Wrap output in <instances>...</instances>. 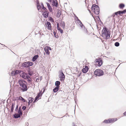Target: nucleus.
<instances>
[{
	"label": "nucleus",
	"instance_id": "24",
	"mask_svg": "<svg viewBox=\"0 0 126 126\" xmlns=\"http://www.w3.org/2000/svg\"><path fill=\"white\" fill-rule=\"evenodd\" d=\"M44 50L46 52V54L47 55H49L50 54V52L48 50V49L47 48H46L45 47L44 48Z\"/></svg>",
	"mask_w": 126,
	"mask_h": 126
},
{
	"label": "nucleus",
	"instance_id": "26",
	"mask_svg": "<svg viewBox=\"0 0 126 126\" xmlns=\"http://www.w3.org/2000/svg\"><path fill=\"white\" fill-rule=\"evenodd\" d=\"M61 15V11L60 10H58L57 14V16L58 17H59Z\"/></svg>",
	"mask_w": 126,
	"mask_h": 126
},
{
	"label": "nucleus",
	"instance_id": "13",
	"mask_svg": "<svg viewBox=\"0 0 126 126\" xmlns=\"http://www.w3.org/2000/svg\"><path fill=\"white\" fill-rule=\"evenodd\" d=\"M52 5L54 6L57 7L58 6V3L57 0H53Z\"/></svg>",
	"mask_w": 126,
	"mask_h": 126
},
{
	"label": "nucleus",
	"instance_id": "46",
	"mask_svg": "<svg viewBox=\"0 0 126 126\" xmlns=\"http://www.w3.org/2000/svg\"><path fill=\"white\" fill-rule=\"evenodd\" d=\"M76 17V20H78V19H79L78 18V17L75 15H74Z\"/></svg>",
	"mask_w": 126,
	"mask_h": 126
},
{
	"label": "nucleus",
	"instance_id": "27",
	"mask_svg": "<svg viewBox=\"0 0 126 126\" xmlns=\"http://www.w3.org/2000/svg\"><path fill=\"white\" fill-rule=\"evenodd\" d=\"M34 100V98H33L29 97L28 98V100L29 101L31 102H32Z\"/></svg>",
	"mask_w": 126,
	"mask_h": 126
},
{
	"label": "nucleus",
	"instance_id": "38",
	"mask_svg": "<svg viewBox=\"0 0 126 126\" xmlns=\"http://www.w3.org/2000/svg\"><path fill=\"white\" fill-rule=\"evenodd\" d=\"M84 31L85 33L89 35V34L88 33V31L85 28H84Z\"/></svg>",
	"mask_w": 126,
	"mask_h": 126
},
{
	"label": "nucleus",
	"instance_id": "23",
	"mask_svg": "<svg viewBox=\"0 0 126 126\" xmlns=\"http://www.w3.org/2000/svg\"><path fill=\"white\" fill-rule=\"evenodd\" d=\"M125 6L124 4L122 3L120 4L119 5V7L121 9H123Z\"/></svg>",
	"mask_w": 126,
	"mask_h": 126
},
{
	"label": "nucleus",
	"instance_id": "40",
	"mask_svg": "<svg viewBox=\"0 0 126 126\" xmlns=\"http://www.w3.org/2000/svg\"><path fill=\"white\" fill-rule=\"evenodd\" d=\"M103 123H109L108 120H105L103 122Z\"/></svg>",
	"mask_w": 126,
	"mask_h": 126
},
{
	"label": "nucleus",
	"instance_id": "51",
	"mask_svg": "<svg viewBox=\"0 0 126 126\" xmlns=\"http://www.w3.org/2000/svg\"><path fill=\"white\" fill-rule=\"evenodd\" d=\"M81 72L79 74V75H78V77H80V75H81Z\"/></svg>",
	"mask_w": 126,
	"mask_h": 126
},
{
	"label": "nucleus",
	"instance_id": "39",
	"mask_svg": "<svg viewBox=\"0 0 126 126\" xmlns=\"http://www.w3.org/2000/svg\"><path fill=\"white\" fill-rule=\"evenodd\" d=\"M79 25H80V26L82 29H83L84 28H85V26L83 25V24H82V23L81 24H79Z\"/></svg>",
	"mask_w": 126,
	"mask_h": 126
},
{
	"label": "nucleus",
	"instance_id": "47",
	"mask_svg": "<svg viewBox=\"0 0 126 126\" xmlns=\"http://www.w3.org/2000/svg\"><path fill=\"white\" fill-rule=\"evenodd\" d=\"M72 126H76L75 124L74 123H73Z\"/></svg>",
	"mask_w": 126,
	"mask_h": 126
},
{
	"label": "nucleus",
	"instance_id": "35",
	"mask_svg": "<svg viewBox=\"0 0 126 126\" xmlns=\"http://www.w3.org/2000/svg\"><path fill=\"white\" fill-rule=\"evenodd\" d=\"M53 33L54 34V36L56 38H58V35H56V32L55 31L53 32Z\"/></svg>",
	"mask_w": 126,
	"mask_h": 126
},
{
	"label": "nucleus",
	"instance_id": "54",
	"mask_svg": "<svg viewBox=\"0 0 126 126\" xmlns=\"http://www.w3.org/2000/svg\"><path fill=\"white\" fill-rule=\"evenodd\" d=\"M49 0V2H51L52 1V0Z\"/></svg>",
	"mask_w": 126,
	"mask_h": 126
},
{
	"label": "nucleus",
	"instance_id": "14",
	"mask_svg": "<svg viewBox=\"0 0 126 126\" xmlns=\"http://www.w3.org/2000/svg\"><path fill=\"white\" fill-rule=\"evenodd\" d=\"M46 4L47 5L48 8L50 12H52L53 11L52 9L50 4L49 3L47 2H46Z\"/></svg>",
	"mask_w": 126,
	"mask_h": 126
},
{
	"label": "nucleus",
	"instance_id": "30",
	"mask_svg": "<svg viewBox=\"0 0 126 126\" xmlns=\"http://www.w3.org/2000/svg\"><path fill=\"white\" fill-rule=\"evenodd\" d=\"M41 5L42 7V9H43L45 10H47V9L44 7L43 3L42 2L41 3Z\"/></svg>",
	"mask_w": 126,
	"mask_h": 126
},
{
	"label": "nucleus",
	"instance_id": "3",
	"mask_svg": "<svg viewBox=\"0 0 126 126\" xmlns=\"http://www.w3.org/2000/svg\"><path fill=\"white\" fill-rule=\"evenodd\" d=\"M92 10L94 14L98 15L99 13V8L98 5L96 4H93L91 7Z\"/></svg>",
	"mask_w": 126,
	"mask_h": 126
},
{
	"label": "nucleus",
	"instance_id": "29",
	"mask_svg": "<svg viewBox=\"0 0 126 126\" xmlns=\"http://www.w3.org/2000/svg\"><path fill=\"white\" fill-rule=\"evenodd\" d=\"M19 99L22 101L24 102H26L25 100L22 97H19Z\"/></svg>",
	"mask_w": 126,
	"mask_h": 126
},
{
	"label": "nucleus",
	"instance_id": "10",
	"mask_svg": "<svg viewBox=\"0 0 126 126\" xmlns=\"http://www.w3.org/2000/svg\"><path fill=\"white\" fill-rule=\"evenodd\" d=\"M42 14L44 17L45 18H47L48 17V15L49 14V12H48V10H46L44 11H42Z\"/></svg>",
	"mask_w": 126,
	"mask_h": 126
},
{
	"label": "nucleus",
	"instance_id": "25",
	"mask_svg": "<svg viewBox=\"0 0 126 126\" xmlns=\"http://www.w3.org/2000/svg\"><path fill=\"white\" fill-rule=\"evenodd\" d=\"M115 14L116 15H121L123 14L122 13V11H119L117 12H116L115 13Z\"/></svg>",
	"mask_w": 126,
	"mask_h": 126
},
{
	"label": "nucleus",
	"instance_id": "50",
	"mask_svg": "<svg viewBox=\"0 0 126 126\" xmlns=\"http://www.w3.org/2000/svg\"><path fill=\"white\" fill-rule=\"evenodd\" d=\"M18 110H21V107H20L19 108V109H18Z\"/></svg>",
	"mask_w": 126,
	"mask_h": 126
},
{
	"label": "nucleus",
	"instance_id": "53",
	"mask_svg": "<svg viewBox=\"0 0 126 126\" xmlns=\"http://www.w3.org/2000/svg\"><path fill=\"white\" fill-rule=\"evenodd\" d=\"M97 17H98V18H99V20H100V22H101V20H100V17H99V16H97Z\"/></svg>",
	"mask_w": 126,
	"mask_h": 126
},
{
	"label": "nucleus",
	"instance_id": "56",
	"mask_svg": "<svg viewBox=\"0 0 126 126\" xmlns=\"http://www.w3.org/2000/svg\"><path fill=\"white\" fill-rule=\"evenodd\" d=\"M45 90H43V93L45 92Z\"/></svg>",
	"mask_w": 126,
	"mask_h": 126
},
{
	"label": "nucleus",
	"instance_id": "5",
	"mask_svg": "<svg viewBox=\"0 0 126 126\" xmlns=\"http://www.w3.org/2000/svg\"><path fill=\"white\" fill-rule=\"evenodd\" d=\"M94 74L96 76H101L103 75L104 74L103 71L101 69H96L94 72Z\"/></svg>",
	"mask_w": 126,
	"mask_h": 126
},
{
	"label": "nucleus",
	"instance_id": "15",
	"mask_svg": "<svg viewBox=\"0 0 126 126\" xmlns=\"http://www.w3.org/2000/svg\"><path fill=\"white\" fill-rule=\"evenodd\" d=\"M57 30L59 31L61 34H62L63 32V30L61 29L59 26V23H57Z\"/></svg>",
	"mask_w": 126,
	"mask_h": 126
},
{
	"label": "nucleus",
	"instance_id": "12",
	"mask_svg": "<svg viewBox=\"0 0 126 126\" xmlns=\"http://www.w3.org/2000/svg\"><path fill=\"white\" fill-rule=\"evenodd\" d=\"M89 68L88 66H85V68H83L82 70V72L83 73H86L87 72L88 69Z\"/></svg>",
	"mask_w": 126,
	"mask_h": 126
},
{
	"label": "nucleus",
	"instance_id": "45",
	"mask_svg": "<svg viewBox=\"0 0 126 126\" xmlns=\"http://www.w3.org/2000/svg\"><path fill=\"white\" fill-rule=\"evenodd\" d=\"M122 12L123 14H124L126 12V9H124L122 11Z\"/></svg>",
	"mask_w": 126,
	"mask_h": 126
},
{
	"label": "nucleus",
	"instance_id": "9",
	"mask_svg": "<svg viewBox=\"0 0 126 126\" xmlns=\"http://www.w3.org/2000/svg\"><path fill=\"white\" fill-rule=\"evenodd\" d=\"M95 62L96 63H98V66L99 67H100L102 64V61L100 58L98 59H96Z\"/></svg>",
	"mask_w": 126,
	"mask_h": 126
},
{
	"label": "nucleus",
	"instance_id": "44",
	"mask_svg": "<svg viewBox=\"0 0 126 126\" xmlns=\"http://www.w3.org/2000/svg\"><path fill=\"white\" fill-rule=\"evenodd\" d=\"M26 109V107L25 106H23L22 108V109L23 110H25Z\"/></svg>",
	"mask_w": 126,
	"mask_h": 126
},
{
	"label": "nucleus",
	"instance_id": "2",
	"mask_svg": "<svg viewBox=\"0 0 126 126\" xmlns=\"http://www.w3.org/2000/svg\"><path fill=\"white\" fill-rule=\"evenodd\" d=\"M102 37H105V39H108L110 37V32L108 29L106 27L103 28L102 31Z\"/></svg>",
	"mask_w": 126,
	"mask_h": 126
},
{
	"label": "nucleus",
	"instance_id": "57",
	"mask_svg": "<svg viewBox=\"0 0 126 126\" xmlns=\"http://www.w3.org/2000/svg\"><path fill=\"white\" fill-rule=\"evenodd\" d=\"M39 93H41V94H42V91H41Z\"/></svg>",
	"mask_w": 126,
	"mask_h": 126
},
{
	"label": "nucleus",
	"instance_id": "31",
	"mask_svg": "<svg viewBox=\"0 0 126 126\" xmlns=\"http://www.w3.org/2000/svg\"><path fill=\"white\" fill-rule=\"evenodd\" d=\"M27 79V81L29 82V83H30V82L32 80V79L29 76V77L28 78H26Z\"/></svg>",
	"mask_w": 126,
	"mask_h": 126
},
{
	"label": "nucleus",
	"instance_id": "55",
	"mask_svg": "<svg viewBox=\"0 0 126 126\" xmlns=\"http://www.w3.org/2000/svg\"><path fill=\"white\" fill-rule=\"evenodd\" d=\"M26 125H27V126H28V125H29V124L28 123H27L26 124Z\"/></svg>",
	"mask_w": 126,
	"mask_h": 126
},
{
	"label": "nucleus",
	"instance_id": "4",
	"mask_svg": "<svg viewBox=\"0 0 126 126\" xmlns=\"http://www.w3.org/2000/svg\"><path fill=\"white\" fill-rule=\"evenodd\" d=\"M33 65V63L32 62L28 61L24 62L22 63L21 66L23 67L27 68L32 66Z\"/></svg>",
	"mask_w": 126,
	"mask_h": 126
},
{
	"label": "nucleus",
	"instance_id": "58",
	"mask_svg": "<svg viewBox=\"0 0 126 126\" xmlns=\"http://www.w3.org/2000/svg\"><path fill=\"white\" fill-rule=\"evenodd\" d=\"M76 108L75 107V109Z\"/></svg>",
	"mask_w": 126,
	"mask_h": 126
},
{
	"label": "nucleus",
	"instance_id": "36",
	"mask_svg": "<svg viewBox=\"0 0 126 126\" xmlns=\"http://www.w3.org/2000/svg\"><path fill=\"white\" fill-rule=\"evenodd\" d=\"M119 43L118 42H116L114 43L115 46L116 47H118L119 46Z\"/></svg>",
	"mask_w": 126,
	"mask_h": 126
},
{
	"label": "nucleus",
	"instance_id": "17",
	"mask_svg": "<svg viewBox=\"0 0 126 126\" xmlns=\"http://www.w3.org/2000/svg\"><path fill=\"white\" fill-rule=\"evenodd\" d=\"M47 23L48 27V29L51 30V24L49 22H47Z\"/></svg>",
	"mask_w": 126,
	"mask_h": 126
},
{
	"label": "nucleus",
	"instance_id": "22",
	"mask_svg": "<svg viewBox=\"0 0 126 126\" xmlns=\"http://www.w3.org/2000/svg\"><path fill=\"white\" fill-rule=\"evenodd\" d=\"M60 82L59 81H56L55 82V85L56 86H57L60 87Z\"/></svg>",
	"mask_w": 126,
	"mask_h": 126
},
{
	"label": "nucleus",
	"instance_id": "41",
	"mask_svg": "<svg viewBox=\"0 0 126 126\" xmlns=\"http://www.w3.org/2000/svg\"><path fill=\"white\" fill-rule=\"evenodd\" d=\"M18 104H17L16 105V108L15 109V110L16 111H17V110L18 109Z\"/></svg>",
	"mask_w": 126,
	"mask_h": 126
},
{
	"label": "nucleus",
	"instance_id": "8",
	"mask_svg": "<svg viewBox=\"0 0 126 126\" xmlns=\"http://www.w3.org/2000/svg\"><path fill=\"white\" fill-rule=\"evenodd\" d=\"M20 76L24 79H26V78L29 77L28 74L26 73L23 72H22V73L20 74Z\"/></svg>",
	"mask_w": 126,
	"mask_h": 126
},
{
	"label": "nucleus",
	"instance_id": "37",
	"mask_svg": "<svg viewBox=\"0 0 126 126\" xmlns=\"http://www.w3.org/2000/svg\"><path fill=\"white\" fill-rule=\"evenodd\" d=\"M33 74V73L32 72H31L30 71H28V73L27 74H28V75H29L30 76H32V75Z\"/></svg>",
	"mask_w": 126,
	"mask_h": 126
},
{
	"label": "nucleus",
	"instance_id": "49",
	"mask_svg": "<svg viewBox=\"0 0 126 126\" xmlns=\"http://www.w3.org/2000/svg\"><path fill=\"white\" fill-rule=\"evenodd\" d=\"M31 103V102L30 101H29V102H28V106H29L30 105V103Z\"/></svg>",
	"mask_w": 126,
	"mask_h": 126
},
{
	"label": "nucleus",
	"instance_id": "48",
	"mask_svg": "<svg viewBox=\"0 0 126 126\" xmlns=\"http://www.w3.org/2000/svg\"><path fill=\"white\" fill-rule=\"evenodd\" d=\"M39 79L38 78H37L36 79V81L37 82H38L39 80Z\"/></svg>",
	"mask_w": 126,
	"mask_h": 126
},
{
	"label": "nucleus",
	"instance_id": "7",
	"mask_svg": "<svg viewBox=\"0 0 126 126\" xmlns=\"http://www.w3.org/2000/svg\"><path fill=\"white\" fill-rule=\"evenodd\" d=\"M60 78L61 81L64 80L65 79V76L62 70L59 71Z\"/></svg>",
	"mask_w": 126,
	"mask_h": 126
},
{
	"label": "nucleus",
	"instance_id": "59",
	"mask_svg": "<svg viewBox=\"0 0 126 126\" xmlns=\"http://www.w3.org/2000/svg\"><path fill=\"white\" fill-rule=\"evenodd\" d=\"M95 0L96 1L97 0Z\"/></svg>",
	"mask_w": 126,
	"mask_h": 126
},
{
	"label": "nucleus",
	"instance_id": "34",
	"mask_svg": "<svg viewBox=\"0 0 126 126\" xmlns=\"http://www.w3.org/2000/svg\"><path fill=\"white\" fill-rule=\"evenodd\" d=\"M76 22L77 23H78V24H82V22L80 21V20H79V19H78V20H76Z\"/></svg>",
	"mask_w": 126,
	"mask_h": 126
},
{
	"label": "nucleus",
	"instance_id": "16",
	"mask_svg": "<svg viewBox=\"0 0 126 126\" xmlns=\"http://www.w3.org/2000/svg\"><path fill=\"white\" fill-rule=\"evenodd\" d=\"M115 119V120L113 118L109 119H108L109 123H113L115 121H116L117 120V119Z\"/></svg>",
	"mask_w": 126,
	"mask_h": 126
},
{
	"label": "nucleus",
	"instance_id": "33",
	"mask_svg": "<svg viewBox=\"0 0 126 126\" xmlns=\"http://www.w3.org/2000/svg\"><path fill=\"white\" fill-rule=\"evenodd\" d=\"M42 94H41V93H38L36 97L38 98L40 96H42Z\"/></svg>",
	"mask_w": 126,
	"mask_h": 126
},
{
	"label": "nucleus",
	"instance_id": "32",
	"mask_svg": "<svg viewBox=\"0 0 126 126\" xmlns=\"http://www.w3.org/2000/svg\"><path fill=\"white\" fill-rule=\"evenodd\" d=\"M48 18L49 20L51 22H54V20L52 17L49 16L48 17Z\"/></svg>",
	"mask_w": 126,
	"mask_h": 126
},
{
	"label": "nucleus",
	"instance_id": "28",
	"mask_svg": "<svg viewBox=\"0 0 126 126\" xmlns=\"http://www.w3.org/2000/svg\"><path fill=\"white\" fill-rule=\"evenodd\" d=\"M61 26H62L63 28L64 29L65 28V26L64 22L63 21L61 23Z\"/></svg>",
	"mask_w": 126,
	"mask_h": 126
},
{
	"label": "nucleus",
	"instance_id": "19",
	"mask_svg": "<svg viewBox=\"0 0 126 126\" xmlns=\"http://www.w3.org/2000/svg\"><path fill=\"white\" fill-rule=\"evenodd\" d=\"M37 8L39 11H39L40 9L41 8V6L40 5L39 2V1H37Z\"/></svg>",
	"mask_w": 126,
	"mask_h": 126
},
{
	"label": "nucleus",
	"instance_id": "18",
	"mask_svg": "<svg viewBox=\"0 0 126 126\" xmlns=\"http://www.w3.org/2000/svg\"><path fill=\"white\" fill-rule=\"evenodd\" d=\"M39 56L38 55H37L34 56L32 58V61L33 62H34L38 57Z\"/></svg>",
	"mask_w": 126,
	"mask_h": 126
},
{
	"label": "nucleus",
	"instance_id": "52",
	"mask_svg": "<svg viewBox=\"0 0 126 126\" xmlns=\"http://www.w3.org/2000/svg\"><path fill=\"white\" fill-rule=\"evenodd\" d=\"M123 114L124 115H126V111Z\"/></svg>",
	"mask_w": 126,
	"mask_h": 126
},
{
	"label": "nucleus",
	"instance_id": "1",
	"mask_svg": "<svg viewBox=\"0 0 126 126\" xmlns=\"http://www.w3.org/2000/svg\"><path fill=\"white\" fill-rule=\"evenodd\" d=\"M18 83L20 86L19 88L22 92H24L27 90L28 89L27 83L26 81L23 80H20L18 81Z\"/></svg>",
	"mask_w": 126,
	"mask_h": 126
},
{
	"label": "nucleus",
	"instance_id": "6",
	"mask_svg": "<svg viewBox=\"0 0 126 126\" xmlns=\"http://www.w3.org/2000/svg\"><path fill=\"white\" fill-rule=\"evenodd\" d=\"M22 115V110H18L17 114V113H16L13 115L14 117L16 118L17 119L19 118H20L21 116Z\"/></svg>",
	"mask_w": 126,
	"mask_h": 126
},
{
	"label": "nucleus",
	"instance_id": "43",
	"mask_svg": "<svg viewBox=\"0 0 126 126\" xmlns=\"http://www.w3.org/2000/svg\"><path fill=\"white\" fill-rule=\"evenodd\" d=\"M46 48H47V49H48V50H51V48L49 47H46Z\"/></svg>",
	"mask_w": 126,
	"mask_h": 126
},
{
	"label": "nucleus",
	"instance_id": "11",
	"mask_svg": "<svg viewBox=\"0 0 126 126\" xmlns=\"http://www.w3.org/2000/svg\"><path fill=\"white\" fill-rule=\"evenodd\" d=\"M21 72L20 70H16L14 71H12L11 73V74L12 76H15L17 74L20 73Z\"/></svg>",
	"mask_w": 126,
	"mask_h": 126
},
{
	"label": "nucleus",
	"instance_id": "20",
	"mask_svg": "<svg viewBox=\"0 0 126 126\" xmlns=\"http://www.w3.org/2000/svg\"><path fill=\"white\" fill-rule=\"evenodd\" d=\"M60 87H58L57 86H56L55 88L53 89V91L54 92L56 93L58 91Z\"/></svg>",
	"mask_w": 126,
	"mask_h": 126
},
{
	"label": "nucleus",
	"instance_id": "21",
	"mask_svg": "<svg viewBox=\"0 0 126 126\" xmlns=\"http://www.w3.org/2000/svg\"><path fill=\"white\" fill-rule=\"evenodd\" d=\"M15 103H13L11 106V112H13L14 110L15 107Z\"/></svg>",
	"mask_w": 126,
	"mask_h": 126
},
{
	"label": "nucleus",
	"instance_id": "42",
	"mask_svg": "<svg viewBox=\"0 0 126 126\" xmlns=\"http://www.w3.org/2000/svg\"><path fill=\"white\" fill-rule=\"evenodd\" d=\"M38 98H37V97H36L34 99V101H33V103H35L36 102V100H37Z\"/></svg>",
	"mask_w": 126,
	"mask_h": 126
}]
</instances>
